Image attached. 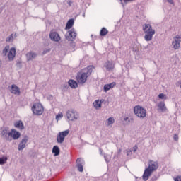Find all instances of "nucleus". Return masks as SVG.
Masks as SVG:
<instances>
[{
	"instance_id": "nucleus-1",
	"label": "nucleus",
	"mask_w": 181,
	"mask_h": 181,
	"mask_svg": "<svg viewBox=\"0 0 181 181\" xmlns=\"http://www.w3.org/2000/svg\"><path fill=\"white\" fill-rule=\"evenodd\" d=\"M158 168H159V164L157 161L149 160L148 166L147 168L145 169L142 176L143 180H148L151 175H152V173H153V172H155L158 169Z\"/></svg>"
},
{
	"instance_id": "nucleus-2",
	"label": "nucleus",
	"mask_w": 181,
	"mask_h": 181,
	"mask_svg": "<svg viewBox=\"0 0 181 181\" xmlns=\"http://www.w3.org/2000/svg\"><path fill=\"white\" fill-rule=\"evenodd\" d=\"M86 72H78L76 76V81L79 84H84L86 81H87V78H88V77L91 76V73H93V70H94V66H88V67H86Z\"/></svg>"
},
{
	"instance_id": "nucleus-3",
	"label": "nucleus",
	"mask_w": 181,
	"mask_h": 181,
	"mask_svg": "<svg viewBox=\"0 0 181 181\" xmlns=\"http://www.w3.org/2000/svg\"><path fill=\"white\" fill-rule=\"evenodd\" d=\"M143 31L145 33V40L146 42H151V40L153 37V35H155V30L152 28V25L151 24H144L143 25Z\"/></svg>"
},
{
	"instance_id": "nucleus-4",
	"label": "nucleus",
	"mask_w": 181,
	"mask_h": 181,
	"mask_svg": "<svg viewBox=\"0 0 181 181\" xmlns=\"http://www.w3.org/2000/svg\"><path fill=\"white\" fill-rule=\"evenodd\" d=\"M1 135L6 141H10L9 136H11L13 139H19L21 138V133L13 129L10 132H8L7 130H3Z\"/></svg>"
},
{
	"instance_id": "nucleus-5",
	"label": "nucleus",
	"mask_w": 181,
	"mask_h": 181,
	"mask_svg": "<svg viewBox=\"0 0 181 181\" xmlns=\"http://www.w3.org/2000/svg\"><path fill=\"white\" fill-rule=\"evenodd\" d=\"M134 112L141 119L146 118V109L142 107L141 105H136L134 107Z\"/></svg>"
},
{
	"instance_id": "nucleus-6",
	"label": "nucleus",
	"mask_w": 181,
	"mask_h": 181,
	"mask_svg": "<svg viewBox=\"0 0 181 181\" xmlns=\"http://www.w3.org/2000/svg\"><path fill=\"white\" fill-rule=\"evenodd\" d=\"M32 111L35 115H42L45 109L40 103H35L32 107Z\"/></svg>"
},
{
	"instance_id": "nucleus-7",
	"label": "nucleus",
	"mask_w": 181,
	"mask_h": 181,
	"mask_svg": "<svg viewBox=\"0 0 181 181\" xmlns=\"http://www.w3.org/2000/svg\"><path fill=\"white\" fill-rule=\"evenodd\" d=\"M66 117L69 121H76V119H78V112L73 110H68Z\"/></svg>"
},
{
	"instance_id": "nucleus-8",
	"label": "nucleus",
	"mask_w": 181,
	"mask_h": 181,
	"mask_svg": "<svg viewBox=\"0 0 181 181\" xmlns=\"http://www.w3.org/2000/svg\"><path fill=\"white\" fill-rule=\"evenodd\" d=\"M70 134V130H65L64 132H61L57 136V141L58 144H63L64 142V138Z\"/></svg>"
},
{
	"instance_id": "nucleus-9",
	"label": "nucleus",
	"mask_w": 181,
	"mask_h": 181,
	"mask_svg": "<svg viewBox=\"0 0 181 181\" xmlns=\"http://www.w3.org/2000/svg\"><path fill=\"white\" fill-rule=\"evenodd\" d=\"M173 40L172 42L173 47L175 50H177L180 47L181 37L179 35H177L173 37Z\"/></svg>"
},
{
	"instance_id": "nucleus-10",
	"label": "nucleus",
	"mask_w": 181,
	"mask_h": 181,
	"mask_svg": "<svg viewBox=\"0 0 181 181\" xmlns=\"http://www.w3.org/2000/svg\"><path fill=\"white\" fill-rule=\"evenodd\" d=\"M49 38L51 39V40H52L53 42H60L61 40V37L60 35H59V33L54 32V30H52L49 33Z\"/></svg>"
},
{
	"instance_id": "nucleus-11",
	"label": "nucleus",
	"mask_w": 181,
	"mask_h": 181,
	"mask_svg": "<svg viewBox=\"0 0 181 181\" xmlns=\"http://www.w3.org/2000/svg\"><path fill=\"white\" fill-rule=\"evenodd\" d=\"M76 37L77 33H76V30H74V28H72L71 30L68 31V35H66V39L74 40Z\"/></svg>"
},
{
	"instance_id": "nucleus-12",
	"label": "nucleus",
	"mask_w": 181,
	"mask_h": 181,
	"mask_svg": "<svg viewBox=\"0 0 181 181\" xmlns=\"http://www.w3.org/2000/svg\"><path fill=\"white\" fill-rule=\"evenodd\" d=\"M29 139V137L25 136L21 141V143L18 145V151H22L25 146L26 143L28 142Z\"/></svg>"
},
{
	"instance_id": "nucleus-13",
	"label": "nucleus",
	"mask_w": 181,
	"mask_h": 181,
	"mask_svg": "<svg viewBox=\"0 0 181 181\" xmlns=\"http://www.w3.org/2000/svg\"><path fill=\"white\" fill-rule=\"evenodd\" d=\"M15 56H16V49H15V47H12L11 48L8 54V59L10 61L13 60V59H15Z\"/></svg>"
},
{
	"instance_id": "nucleus-14",
	"label": "nucleus",
	"mask_w": 181,
	"mask_h": 181,
	"mask_svg": "<svg viewBox=\"0 0 181 181\" xmlns=\"http://www.w3.org/2000/svg\"><path fill=\"white\" fill-rule=\"evenodd\" d=\"M84 163V160L81 158H78L76 160V166L78 168V172H83V164Z\"/></svg>"
},
{
	"instance_id": "nucleus-15",
	"label": "nucleus",
	"mask_w": 181,
	"mask_h": 181,
	"mask_svg": "<svg viewBox=\"0 0 181 181\" xmlns=\"http://www.w3.org/2000/svg\"><path fill=\"white\" fill-rule=\"evenodd\" d=\"M117 86V83L115 82H112L109 84H105L103 87L105 93H107V91L111 90V88H114Z\"/></svg>"
},
{
	"instance_id": "nucleus-16",
	"label": "nucleus",
	"mask_w": 181,
	"mask_h": 181,
	"mask_svg": "<svg viewBox=\"0 0 181 181\" xmlns=\"http://www.w3.org/2000/svg\"><path fill=\"white\" fill-rule=\"evenodd\" d=\"M11 93H12V94H17L19 95V94H21V90L16 85H12Z\"/></svg>"
},
{
	"instance_id": "nucleus-17",
	"label": "nucleus",
	"mask_w": 181,
	"mask_h": 181,
	"mask_svg": "<svg viewBox=\"0 0 181 181\" xmlns=\"http://www.w3.org/2000/svg\"><path fill=\"white\" fill-rule=\"evenodd\" d=\"M15 128H18V129H20L22 131V129H24L25 126L23 125V122L22 121L19 120L14 123Z\"/></svg>"
},
{
	"instance_id": "nucleus-18",
	"label": "nucleus",
	"mask_w": 181,
	"mask_h": 181,
	"mask_svg": "<svg viewBox=\"0 0 181 181\" xmlns=\"http://www.w3.org/2000/svg\"><path fill=\"white\" fill-rule=\"evenodd\" d=\"M68 84H69V87H71V88H77V87H78V83H77V81H76L73 79H70L68 81Z\"/></svg>"
},
{
	"instance_id": "nucleus-19",
	"label": "nucleus",
	"mask_w": 181,
	"mask_h": 181,
	"mask_svg": "<svg viewBox=\"0 0 181 181\" xmlns=\"http://www.w3.org/2000/svg\"><path fill=\"white\" fill-rule=\"evenodd\" d=\"M36 56H37V54H36V53L32 52L26 54L27 60L28 62L30 60H33V59H36Z\"/></svg>"
},
{
	"instance_id": "nucleus-20",
	"label": "nucleus",
	"mask_w": 181,
	"mask_h": 181,
	"mask_svg": "<svg viewBox=\"0 0 181 181\" xmlns=\"http://www.w3.org/2000/svg\"><path fill=\"white\" fill-rule=\"evenodd\" d=\"M73 25H74V19H70L66 25V30H69V29H71V28H73Z\"/></svg>"
},
{
	"instance_id": "nucleus-21",
	"label": "nucleus",
	"mask_w": 181,
	"mask_h": 181,
	"mask_svg": "<svg viewBox=\"0 0 181 181\" xmlns=\"http://www.w3.org/2000/svg\"><path fill=\"white\" fill-rule=\"evenodd\" d=\"M105 66L106 67V69L108 71H110V70H112V69H114V64H112V63L110 61H107L106 62V64Z\"/></svg>"
},
{
	"instance_id": "nucleus-22",
	"label": "nucleus",
	"mask_w": 181,
	"mask_h": 181,
	"mask_svg": "<svg viewBox=\"0 0 181 181\" xmlns=\"http://www.w3.org/2000/svg\"><path fill=\"white\" fill-rule=\"evenodd\" d=\"M53 153L55 154V156H57L60 154V149L59 148V146H54L52 148Z\"/></svg>"
},
{
	"instance_id": "nucleus-23",
	"label": "nucleus",
	"mask_w": 181,
	"mask_h": 181,
	"mask_svg": "<svg viewBox=\"0 0 181 181\" xmlns=\"http://www.w3.org/2000/svg\"><path fill=\"white\" fill-rule=\"evenodd\" d=\"M158 107L160 111H166V106L165 105L164 102H160L158 103Z\"/></svg>"
},
{
	"instance_id": "nucleus-24",
	"label": "nucleus",
	"mask_w": 181,
	"mask_h": 181,
	"mask_svg": "<svg viewBox=\"0 0 181 181\" xmlns=\"http://www.w3.org/2000/svg\"><path fill=\"white\" fill-rule=\"evenodd\" d=\"M101 101L100 100H95V102H93V106L95 107V108H96V110H98V108H101Z\"/></svg>"
},
{
	"instance_id": "nucleus-25",
	"label": "nucleus",
	"mask_w": 181,
	"mask_h": 181,
	"mask_svg": "<svg viewBox=\"0 0 181 181\" xmlns=\"http://www.w3.org/2000/svg\"><path fill=\"white\" fill-rule=\"evenodd\" d=\"M100 36H105L108 35V30L105 28H103L100 32Z\"/></svg>"
},
{
	"instance_id": "nucleus-26",
	"label": "nucleus",
	"mask_w": 181,
	"mask_h": 181,
	"mask_svg": "<svg viewBox=\"0 0 181 181\" xmlns=\"http://www.w3.org/2000/svg\"><path fill=\"white\" fill-rule=\"evenodd\" d=\"M7 160H8V158H6V157L1 158H0V165H5V163H6Z\"/></svg>"
},
{
	"instance_id": "nucleus-27",
	"label": "nucleus",
	"mask_w": 181,
	"mask_h": 181,
	"mask_svg": "<svg viewBox=\"0 0 181 181\" xmlns=\"http://www.w3.org/2000/svg\"><path fill=\"white\" fill-rule=\"evenodd\" d=\"M8 50H9V46H6L2 52L3 56H6L8 54Z\"/></svg>"
},
{
	"instance_id": "nucleus-28",
	"label": "nucleus",
	"mask_w": 181,
	"mask_h": 181,
	"mask_svg": "<svg viewBox=\"0 0 181 181\" xmlns=\"http://www.w3.org/2000/svg\"><path fill=\"white\" fill-rule=\"evenodd\" d=\"M114 122H115V120L114 118H112V117H110V118L107 119V124H108V125H112V124H114Z\"/></svg>"
},
{
	"instance_id": "nucleus-29",
	"label": "nucleus",
	"mask_w": 181,
	"mask_h": 181,
	"mask_svg": "<svg viewBox=\"0 0 181 181\" xmlns=\"http://www.w3.org/2000/svg\"><path fill=\"white\" fill-rule=\"evenodd\" d=\"M158 98L160 99V100H166V95L163 94V93H160L158 95Z\"/></svg>"
},
{
	"instance_id": "nucleus-30",
	"label": "nucleus",
	"mask_w": 181,
	"mask_h": 181,
	"mask_svg": "<svg viewBox=\"0 0 181 181\" xmlns=\"http://www.w3.org/2000/svg\"><path fill=\"white\" fill-rule=\"evenodd\" d=\"M60 118H63V113L59 112L58 115H56V119L57 121H59Z\"/></svg>"
},
{
	"instance_id": "nucleus-31",
	"label": "nucleus",
	"mask_w": 181,
	"mask_h": 181,
	"mask_svg": "<svg viewBox=\"0 0 181 181\" xmlns=\"http://www.w3.org/2000/svg\"><path fill=\"white\" fill-rule=\"evenodd\" d=\"M6 40L7 42H12V40H13V35L11 34L9 37H8Z\"/></svg>"
},
{
	"instance_id": "nucleus-32",
	"label": "nucleus",
	"mask_w": 181,
	"mask_h": 181,
	"mask_svg": "<svg viewBox=\"0 0 181 181\" xmlns=\"http://www.w3.org/2000/svg\"><path fill=\"white\" fill-rule=\"evenodd\" d=\"M158 180V177L156 176H153L151 177V179L150 180V181H157Z\"/></svg>"
},
{
	"instance_id": "nucleus-33",
	"label": "nucleus",
	"mask_w": 181,
	"mask_h": 181,
	"mask_svg": "<svg viewBox=\"0 0 181 181\" xmlns=\"http://www.w3.org/2000/svg\"><path fill=\"white\" fill-rule=\"evenodd\" d=\"M175 181H181V176L176 177V178L175 179Z\"/></svg>"
},
{
	"instance_id": "nucleus-34",
	"label": "nucleus",
	"mask_w": 181,
	"mask_h": 181,
	"mask_svg": "<svg viewBox=\"0 0 181 181\" xmlns=\"http://www.w3.org/2000/svg\"><path fill=\"white\" fill-rule=\"evenodd\" d=\"M179 139V136L177 134L174 135V141H177Z\"/></svg>"
},
{
	"instance_id": "nucleus-35",
	"label": "nucleus",
	"mask_w": 181,
	"mask_h": 181,
	"mask_svg": "<svg viewBox=\"0 0 181 181\" xmlns=\"http://www.w3.org/2000/svg\"><path fill=\"white\" fill-rule=\"evenodd\" d=\"M136 149H138V146L136 145V146H134V147H133L134 152H136Z\"/></svg>"
},
{
	"instance_id": "nucleus-36",
	"label": "nucleus",
	"mask_w": 181,
	"mask_h": 181,
	"mask_svg": "<svg viewBox=\"0 0 181 181\" xmlns=\"http://www.w3.org/2000/svg\"><path fill=\"white\" fill-rule=\"evenodd\" d=\"M50 52V49H47L43 52V54H46V53H49Z\"/></svg>"
},
{
	"instance_id": "nucleus-37",
	"label": "nucleus",
	"mask_w": 181,
	"mask_h": 181,
	"mask_svg": "<svg viewBox=\"0 0 181 181\" xmlns=\"http://www.w3.org/2000/svg\"><path fill=\"white\" fill-rule=\"evenodd\" d=\"M129 1H132V0H124V1L125 2V4H127V2H129Z\"/></svg>"
},
{
	"instance_id": "nucleus-38",
	"label": "nucleus",
	"mask_w": 181,
	"mask_h": 181,
	"mask_svg": "<svg viewBox=\"0 0 181 181\" xmlns=\"http://www.w3.org/2000/svg\"><path fill=\"white\" fill-rule=\"evenodd\" d=\"M168 1L170 4H173V0H168Z\"/></svg>"
},
{
	"instance_id": "nucleus-39",
	"label": "nucleus",
	"mask_w": 181,
	"mask_h": 181,
	"mask_svg": "<svg viewBox=\"0 0 181 181\" xmlns=\"http://www.w3.org/2000/svg\"><path fill=\"white\" fill-rule=\"evenodd\" d=\"M2 66V62L0 60V67Z\"/></svg>"
},
{
	"instance_id": "nucleus-40",
	"label": "nucleus",
	"mask_w": 181,
	"mask_h": 181,
	"mask_svg": "<svg viewBox=\"0 0 181 181\" xmlns=\"http://www.w3.org/2000/svg\"><path fill=\"white\" fill-rule=\"evenodd\" d=\"M178 83H179L180 87V88H181V81H180V82H178Z\"/></svg>"
},
{
	"instance_id": "nucleus-41",
	"label": "nucleus",
	"mask_w": 181,
	"mask_h": 181,
	"mask_svg": "<svg viewBox=\"0 0 181 181\" xmlns=\"http://www.w3.org/2000/svg\"><path fill=\"white\" fill-rule=\"evenodd\" d=\"M128 119V117L124 118V121H127Z\"/></svg>"
}]
</instances>
